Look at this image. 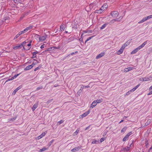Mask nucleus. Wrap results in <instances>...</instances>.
Segmentation results:
<instances>
[{"instance_id":"obj_18","label":"nucleus","mask_w":152,"mask_h":152,"mask_svg":"<svg viewBox=\"0 0 152 152\" xmlns=\"http://www.w3.org/2000/svg\"><path fill=\"white\" fill-rule=\"evenodd\" d=\"M33 27L32 26H29L24 29L25 31L26 32L28 30L31 29Z\"/></svg>"},{"instance_id":"obj_38","label":"nucleus","mask_w":152,"mask_h":152,"mask_svg":"<svg viewBox=\"0 0 152 152\" xmlns=\"http://www.w3.org/2000/svg\"><path fill=\"white\" fill-rule=\"evenodd\" d=\"M45 134V132H43L40 135V137L42 138L43 137H44Z\"/></svg>"},{"instance_id":"obj_15","label":"nucleus","mask_w":152,"mask_h":152,"mask_svg":"<svg viewBox=\"0 0 152 152\" xmlns=\"http://www.w3.org/2000/svg\"><path fill=\"white\" fill-rule=\"evenodd\" d=\"M139 50L137 48H136L133 50L131 53V54H134L136 53Z\"/></svg>"},{"instance_id":"obj_14","label":"nucleus","mask_w":152,"mask_h":152,"mask_svg":"<svg viewBox=\"0 0 152 152\" xmlns=\"http://www.w3.org/2000/svg\"><path fill=\"white\" fill-rule=\"evenodd\" d=\"M20 88L21 87H18L17 88H16L15 89L12 93V94H15L17 91H18L19 90Z\"/></svg>"},{"instance_id":"obj_37","label":"nucleus","mask_w":152,"mask_h":152,"mask_svg":"<svg viewBox=\"0 0 152 152\" xmlns=\"http://www.w3.org/2000/svg\"><path fill=\"white\" fill-rule=\"evenodd\" d=\"M78 53V52L77 51H75L74 52H73V53H71L69 54V55H68V56H70V55H73V54H75V53Z\"/></svg>"},{"instance_id":"obj_22","label":"nucleus","mask_w":152,"mask_h":152,"mask_svg":"<svg viewBox=\"0 0 152 152\" xmlns=\"http://www.w3.org/2000/svg\"><path fill=\"white\" fill-rule=\"evenodd\" d=\"M38 53V52L37 51L36 52H34L33 53H32V54L33 55L32 58H36V54Z\"/></svg>"},{"instance_id":"obj_9","label":"nucleus","mask_w":152,"mask_h":152,"mask_svg":"<svg viewBox=\"0 0 152 152\" xmlns=\"http://www.w3.org/2000/svg\"><path fill=\"white\" fill-rule=\"evenodd\" d=\"M103 11H102V9H99L96 10L94 12L98 14H101L102 13Z\"/></svg>"},{"instance_id":"obj_17","label":"nucleus","mask_w":152,"mask_h":152,"mask_svg":"<svg viewBox=\"0 0 152 152\" xmlns=\"http://www.w3.org/2000/svg\"><path fill=\"white\" fill-rule=\"evenodd\" d=\"M108 23H105L102 26L100 27V29H104L105 27L108 25Z\"/></svg>"},{"instance_id":"obj_42","label":"nucleus","mask_w":152,"mask_h":152,"mask_svg":"<svg viewBox=\"0 0 152 152\" xmlns=\"http://www.w3.org/2000/svg\"><path fill=\"white\" fill-rule=\"evenodd\" d=\"M94 36H92L91 37H88L87 39L88 40V41H89V40H90V39H91L93 37H94Z\"/></svg>"},{"instance_id":"obj_54","label":"nucleus","mask_w":152,"mask_h":152,"mask_svg":"<svg viewBox=\"0 0 152 152\" xmlns=\"http://www.w3.org/2000/svg\"><path fill=\"white\" fill-rule=\"evenodd\" d=\"M151 94H152V91H150L148 94L147 95H149Z\"/></svg>"},{"instance_id":"obj_29","label":"nucleus","mask_w":152,"mask_h":152,"mask_svg":"<svg viewBox=\"0 0 152 152\" xmlns=\"http://www.w3.org/2000/svg\"><path fill=\"white\" fill-rule=\"evenodd\" d=\"M127 129V127H124L121 130V132L123 133L125 132Z\"/></svg>"},{"instance_id":"obj_48","label":"nucleus","mask_w":152,"mask_h":152,"mask_svg":"<svg viewBox=\"0 0 152 152\" xmlns=\"http://www.w3.org/2000/svg\"><path fill=\"white\" fill-rule=\"evenodd\" d=\"M125 48V47H123V45L122 47L120 49L123 51Z\"/></svg>"},{"instance_id":"obj_52","label":"nucleus","mask_w":152,"mask_h":152,"mask_svg":"<svg viewBox=\"0 0 152 152\" xmlns=\"http://www.w3.org/2000/svg\"><path fill=\"white\" fill-rule=\"evenodd\" d=\"M107 133V132H104V133L103 134V136H105L106 135Z\"/></svg>"},{"instance_id":"obj_51","label":"nucleus","mask_w":152,"mask_h":152,"mask_svg":"<svg viewBox=\"0 0 152 152\" xmlns=\"http://www.w3.org/2000/svg\"><path fill=\"white\" fill-rule=\"evenodd\" d=\"M147 17L148 20V19H149L151 18V15H150L149 16H148Z\"/></svg>"},{"instance_id":"obj_26","label":"nucleus","mask_w":152,"mask_h":152,"mask_svg":"<svg viewBox=\"0 0 152 152\" xmlns=\"http://www.w3.org/2000/svg\"><path fill=\"white\" fill-rule=\"evenodd\" d=\"M129 137L128 135H126L125 137L123 138V142H124L126 140H127L128 138Z\"/></svg>"},{"instance_id":"obj_44","label":"nucleus","mask_w":152,"mask_h":152,"mask_svg":"<svg viewBox=\"0 0 152 152\" xmlns=\"http://www.w3.org/2000/svg\"><path fill=\"white\" fill-rule=\"evenodd\" d=\"M14 1L15 3L20 2V0H14Z\"/></svg>"},{"instance_id":"obj_57","label":"nucleus","mask_w":152,"mask_h":152,"mask_svg":"<svg viewBox=\"0 0 152 152\" xmlns=\"http://www.w3.org/2000/svg\"><path fill=\"white\" fill-rule=\"evenodd\" d=\"M139 50H140V49L142 48V46L141 45L140 46L138 47V48H137Z\"/></svg>"},{"instance_id":"obj_46","label":"nucleus","mask_w":152,"mask_h":152,"mask_svg":"<svg viewBox=\"0 0 152 152\" xmlns=\"http://www.w3.org/2000/svg\"><path fill=\"white\" fill-rule=\"evenodd\" d=\"M128 44V43L126 42L125 44H124L123 45V47H125V48L126 46H127Z\"/></svg>"},{"instance_id":"obj_32","label":"nucleus","mask_w":152,"mask_h":152,"mask_svg":"<svg viewBox=\"0 0 152 152\" xmlns=\"http://www.w3.org/2000/svg\"><path fill=\"white\" fill-rule=\"evenodd\" d=\"M80 148L79 147H77L74 148L75 151H78L80 149Z\"/></svg>"},{"instance_id":"obj_55","label":"nucleus","mask_w":152,"mask_h":152,"mask_svg":"<svg viewBox=\"0 0 152 152\" xmlns=\"http://www.w3.org/2000/svg\"><path fill=\"white\" fill-rule=\"evenodd\" d=\"M16 119V118L15 117V118H12L11 119V120L12 121H14Z\"/></svg>"},{"instance_id":"obj_63","label":"nucleus","mask_w":152,"mask_h":152,"mask_svg":"<svg viewBox=\"0 0 152 152\" xmlns=\"http://www.w3.org/2000/svg\"><path fill=\"white\" fill-rule=\"evenodd\" d=\"M14 77L13 76L11 78H10V80H13L14 79Z\"/></svg>"},{"instance_id":"obj_56","label":"nucleus","mask_w":152,"mask_h":152,"mask_svg":"<svg viewBox=\"0 0 152 152\" xmlns=\"http://www.w3.org/2000/svg\"><path fill=\"white\" fill-rule=\"evenodd\" d=\"M52 48V47H50V48H48L47 49V51H50V50H51V49Z\"/></svg>"},{"instance_id":"obj_23","label":"nucleus","mask_w":152,"mask_h":152,"mask_svg":"<svg viewBox=\"0 0 152 152\" xmlns=\"http://www.w3.org/2000/svg\"><path fill=\"white\" fill-rule=\"evenodd\" d=\"M106 6V5H104V6H102L100 9H102V11H103L106 9L107 7Z\"/></svg>"},{"instance_id":"obj_62","label":"nucleus","mask_w":152,"mask_h":152,"mask_svg":"<svg viewBox=\"0 0 152 152\" xmlns=\"http://www.w3.org/2000/svg\"><path fill=\"white\" fill-rule=\"evenodd\" d=\"M79 40L80 41H81V42H83V39L82 38H80V39H79Z\"/></svg>"},{"instance_id":"obj_20","label":"nucleus","mask_w":152,"mask_h":152,"mask_svg":"<svg viewBox=\"0 0 152 152\" xmlns=\"http://www.w3.org/2000/svg\"><path fill=\"white\" fill-rule=\"evenodd\" d=\"M132 144V142L130 144V145H129V147H126V148H124V149L126 151H128L129 150V149L130 148V147L131 145Z\"/></svg>"},{"instance_id":"obj_60","label":"nucleus","mask_w":152,"mask_h":152,"mask_svg":"<svg viewBox=\"0 0 152 152\" xmlns=\"http://www.w3.org/2000/svg\"><path fill=\"white\" fill-rule=\"evenodd\" d=\"M52 99H51V100H49V101H47V103H49L50 102H52Z\"/></svg>"},{"instance_id":"obj_16","label":"nucleus","mask_w":152,"mask_h":152,"mask_svg":"<svg viewBox=\"0 0 152 152\" xmlns=\"http://www.w3.org/2000/svg\"><path fill=\"white\" fill-rule=\"evenodd\" d=\"M92 144H98L99 143V140H94L91 142Z\"/></svg>"},{"instance_id":"obj_40","label":"nucleus","mask_w":152,"mask_h":152,"mask_svg":"<svg viewBox=\"0 0 152 152\" xmlns=\"http://www.w3.org/2000/svg\"><path fill=\"white\" fill-rule=\"evenodd\" d=\"M115 22V20H114V19H113V20H111L110 21V23L111 24H112V23H114Z\"/></svg>"},{"instance_id":"obj_28","label":"nucleus","mask_w":152,"mask_h":152,"mask_svg":"<svg viewBox=\"0 0 152 152\" xmlns=\"http://www.w3.org/2000/svg\"><path fill=\"white\" fill-rule=\"evenodd\" d=\"M123 51L120 49L117 52V54L118 55H120L123 52Z\"/></svg>"},{"instance_id":"obj_27","label":"nucleus","mask_w":152,"mask_h":152,"mask_svg":"<svg viewBox=\"0 0 152 152\" xmlns=\"http://www.w3.org/2000/svg\"><path fill=\"white\" fill-rule=\"evenodd\" d=\"M140 86V84L137 85L132 89V91H134Z\"/></svg>"},{"instance_id":"obj_8","label":"nucleus","mask_w":152,"mask_h":152,"mask_svg":"<svg viewBox=\"0 0 152 152\" xmlns=\"http://www.w3.org/2000/svg\"><path fill=\"white\" fill-rule=\"evenodd\" d=\"M97 104L96 102V101L95 100L91 104V107L92 108H94L95 106Z\"/></svg>"},{"instance_id":"obj_31","label":"nucleus","mask_w":152,"mask_h":152,"mask_svg":"<svg viewBox=\"0 0 152 152\" xmlns=\"http://www.w3.org/2000/svg\"><path fill=\"white\" fill-rule=\"evenodd\" d=\"M105 140V138L102 137V138H101L100 139V141H99V143H101L103 141Z\"/></svg>"},{"instance_id":"obj_61","label":"nucleus","mask_w":152,"mask_h":152,"mask_svg":"<svg viewBox=\"0 0 152 152\" xmlns=\"http://www.w3.org/2000/svg\"><path fill=\"white\" fill-rule=\"evenodd\" d=\"M89 127H90V126H88V127H86V129H85V130H87V129H89Z\"/></svg>"},{"instance_id":"obj_4","label":"nucleus","mask_w":152,"mask_h":152,"mask_svg":"<svg viewBox=\"0 0 152 152\" xmlns=\"http://www.w3.org/2000/svg\"><path fill=\"white\" fill-rule=\"evenodd\" d=\"M140 80L143 81H146L150 80V77H141L140 79Z\"/></svg>"},{"instance_id":"obj_34","label":"nucleus","mask_w":152,"mask_h":152,"mask_svg":"<svg viewBox=\"0 0 152 152\" xmlns=\"http://www.w3.org/2000/svg\"><path fill=\"white\" fill-rule=\"evenodd\" d=\"M41 66H38L37 67H36V68H35L34 69V71H36L37 70L41 68Z\"/></svg>"},{"instance_id":"obj_41","label":"nucleus","mask_w":152,"mask_h":152,"mask_svg":"<svg viewBox=\"0 0 152 152\" xmlns=\"http://www.w3.org/2000/svg\"><path fill=\"white\" fill-rule=\"evenodd\" d=\"M79 132V130L78 129H77L76 130V131L74 133H75V134L76 135Z\"/></svg>"},{"instance_id":"obj_10","label":"nucleus","mask_w":152,"mask_h":152,"mask_svg":"<svg viewBox=\"0 0 152 152\" xmlns=\"http://www.w3.org/2000/svg\"><path fill=\"white\" fill-rule=\"evenodd\" d=\"M123 17L122 16H120L118 18H117L114 19V20L115 21H118V22H119L121 21L123 19Z\"/></svg>"},{"instance_id":"obj_58","label":"nucleus","mask_w":152,"mask_h":152,"mask_svg":"<svg viewBox=\"0 0 152 152\" xmlns=\"http://www.w3.org/2000/svg\"><path fill=\"white\" fill-rule=\"evenodd\" d=\"M44 45H44V44L41 45V46L40 47L42 49V48H44Z\"/></svg>"},{"instance_id":"obj_19","label":"nucleus","mask_w":152,"mask_h":152,"mask_svg":"<svg viewBox=\"0 0 152 152\" xmlns=\"http://www.w3.org/2000/svg\"><path fill=\"white\" fill-rule=\"evenodd\" d=\"M82 90L80 88V89L79 90L77 93V94L78 96H80L81 94V93L82 92Z\"/></svg>"},{"instance_id":"obj_7","label":"nucleus","mask_w":152,"mask_h":152,"mask_svg":"<svg viewBox=\"0 0 152 152\" xmlns=\"http://www.w3.org/2000/svg\"><path fill=\"white\" fill-rule=\"evenodd\" d=\"M104 55V52H102L100 54L98 55L96 57V59H99L101 57L103 56Z\"/></svg>"},{"instance_id":"obj_45","label":"nucleus","mask_w":152,"mask_h":152,"mask_svg":"<svg viewBox=\"0 0 152 152\" xmlns=\"http://www.w3.org/2000/svg\"><path fill=\"white\" fill-rule=\"evenodd\" d=\"M19 75V74H17V75H15L14 76V78H16Z\"/></svg>"},{"instance_id":"obj_49","label":"nucleus","mask_w":152,"mask_h":152,"mask_svg":"<svg viewBox=\"0 0 152 152\" xmlns=\"http://www.w3.org/2000/svg\"><path fill=\"white\" fill-rule=\"evenodd\" d=\"M21 34H23L26 32L25 31V30L24 29V30L22 31H20Z\"/></svg>"},{"instance_id":"obj_13","label":"nucleus","mask_w":152,"mask_h":152,"mask_svg":"<svg viewBox=\"0 0 152 152\" xmlns=\"http://www.w3.org/2000/svg\"><path fill=\"white\" fill-rule=\"evenodd\" d=\"M64 24H62L60 26V30L61 31H64L65 28L64 27Z\"/></svg>"},{"instance_id":"obj_35","label":"nucleus","mask_w":152,"mask_h":152,"mask_svg":"<svg viewBox=\"0 0 152 152\" xmlns=\"http://www.w3.org/2000/svg\"><path fill=\"white\" fill-rule=\"evenodd\" d=\"M64 122V121L63 120H61L60 121L58 122V124L59 125L61 124L62 123Z\"/></svg>"},{"instance_id":"obj_47","label":"nucleus","mask_w":152,"mask_h":152,"mask_svg":"<svg viewBox=\"0 0 152 152\" xmlns=\"http://www.w3.org/2000/svg\"><path fill=\"white\" fill-rule=\"evenodd\" d=\"M130 91H128L126 94V96H128V95H129L130 94Z\"/></svg>"},{"instance_id":"obj_5","label":"nucleus","mask_w":152,"mask_h":152,"mask_svg":"<svg viewBox=\"0 0 152 152\" xmlns=\"http://www.w3.org/2000/svg\"><path fill=\"white\" fill-rule=\"evenodd\" d=\"M72 41V37H71L69 38H66L65 40L64 43L65 44H67L68 43Z\"/></svg>"},{"instance_id":"obj_36","label":"nucleus","mask_w":152,"mask_h":152,"mask_svg":"<svg viewBox=\"0 0 152 152\" xmlns=\"http://www.w3.org/2000/svg\"><path fill=\"white\" fill-rule=\"evenodd\" d=\"M145 20L143 18L142 20H140V21H139L138 23H142L143 22H145Z\"/></svg>"},{"instance_id":"obj_53","label":"nucleus","mask_w":152,"mask_h":152,"mask_svg":"<svg viewBox=\"0 0 152 152\" xmlns=\"http://www.w3.org/2000/svg\"><path fill=\"white\" fill-rule=\"evenodd\" d=\"M32 42V41H31L30 42V43L27 45V46L28 47L30 46L31 45V43Z\"/></svg>"},{"instance_id":"obj_50","label":"nucleus","mask_w":152,"mask_h":152,"mask_svg":"<svg viewBox=\"0 0 152 152\" xmlns=\"http://www.w3.org/2000/svg\"><path fill=\"white\" fill-rule=\"evenodd\" d=\"M21 34H23L26 32L25 31V30L24 29V30L22 31H20Z\"/></svg>"},{"instance_id":"obj_3","label":"nucleus","mask_w":152,"mask_h":152,"mask_svg":"<svg viewBox=\"0 0 152 152\" xmlns=\"http://www.w3.org/2000/svg\"><path fill=\"white\" fill-rule=\"evenodd\" d=\"M35 65V64L34 63L30 65H29L28 66H26L25 68L24 69L25 70H27L30 69L32 68Z\"/></svg>"},{"instance_id":"obj_2","label":"nucleus","mask_w":152,"mask_h":152,"mask_svg":"<svg viewBox=\"0 0 152 152\" xmlns=\"http://www.w3.org/2000/svg\"><path fill=\"white\" fill-rule=\"evenodd\" d=\"M26 42L25 41L23 42L22 43H21L19 45H17L16 46L14 47L13 48L14 49L16 50L18 49H20L22 47H23V45L24 44H25L26 43Z\"/></svg>"},{"instance_id":"obj_21","label":"nucleus","mask_w":152,"mask_h":152,"mask_svg":"<svg viewBox=\"0 0 152 152\" xmlns=\"http://www.w3.org/2000/svg\"><path fill=\"white\" fill-rule=\"evenodd\" d=\"M37 107V105L36 104H35L33 106V107L32 108V109L33 111H34Z\"/></svg>"},{"instance_id":"obj_64","label":"nucleus","mask_w":152,"mask_h":152,"mask_svg":"<svg viewBox=\"0 0 152 152\" xmlns=\"http://www.w3.org/2000/svg\"><path fill=\"white\" fill-rule=\"evenodd\" d=\"M152 89V86H151L149 88V90H151Z\"/></svg>"},{"instance_id":"obj_30","label":"nucleus","mask_w":152,"mask_h":152,"mask_svg":"<svg viewBox=\"0 0 152 152\" xmlns=\"http://www.w3.org/2000/svg\"><path fill=\"white\" fill-rule=\"evenodd\" d=\"M96 101V102L97 103H101L102 101V99H97V100H95Z\"/></svg>"},{"instance_id":"obj_6","label":"nucleus","mask_w":152,"mask_h":152,"mask_svg":"<svg viewBox=\"0 0 152 152\" xmlns=\"http://www.w3.org/2000/svg\"><path fill=\"white\" fill-rule=\"evenodd\" d=\"M90 110H88V111L84 113L81 116L82 118L85 117L87 115H88L90 113Z\"/></svg>"},{"instance_id":"obj_59","label":"nucleus","mask_w":152,"mask_h":152,"mask_svg":"<svg viewBox=\"0 0 152 152\" xmlns=\"http://www.w3.org/2000/svg\"><path fill=\"white\" fill-rule=\"evenodd\" d=\"M147 41H146L143 42L142 44H143V45H146V44H147Z\"/></svg>"},{"instance_id":"obj_25","label":"nucleus","mask_w":152,"mask_h":152,"mask_svg":"<svg viewBox=\"0 0 152 152\" xmlns=\"http://www.w3.org/2000/svg\"><path fill=\"white\" fill-rule=\"evenodd\" d=\"M90 88V86H82L81 87V88L83 90L84 88Z\"/></svg>"},{"instance_id":"obj_43","label":"nucleus","mask_w":152,"mask_h":152,"mask_svg":"<svg viewBox=\"0 0 152 152\" xmlns=\"http://www.w3.org/2000/svg\"><path fill=\"white\" fill-rule=\"evenodd\" d=\"M19 36V35L18 34L14 38V39H15L18 38Z\"/></svg>"},{"instance_id":"obj_11","label":"nucleus","mask_w":152,"mask_h":152,"mask_svg":"<svg viewBox=\"0 0 152 152\" xmlns=\"http://www.w3.org/2000/svg\"><path fill=\"white\" fill-rule=\"evenodd\" d=\"M46 36H42L39 37V41H44L46 39Z\"/></svg>"},{"instance_id":"obj_1","label":"nucleus","mask_w":152,"mask_h":152,"mask_svg":"<svg viewBox=\"0 0 152 152\" xmlns=\"http://www.w3.org/2000/svg\"><path fill=\"white\" fill-rule=\"evenodd\" d=\"M110 15L114 18H116L118 16L119 14L117 11H113L111 12Z\"/></svg>"},{"instance_id":"obj_39","label":"nucleus","mask_w":152,"mask_h":152,"mask_svg":"<svg viewBox=\"0 0 152 152\" xmlns=\"http://www.w3.org/2000/svg\"><path fill=\"white\" fill-rule=\"evenodd\" d=\"M133 134V133L132 132H130L129 133H128L126 135H128V137H129V136Z\"/></svg>"},{"instance_id":"obj_24","label":"nucleus","mask_w":152,"mask_h":152,"mask_svg":"<svg viewBox=\"0 0 152 152\" xmlns=\"http://www.w3.org/2000/svg\"><path fill=\"white\" fill-rule=\"evenodd\" d=\"M47 149V148L45 147H43V148L40 149L39 150V152H41L44 151Z\"/></svg>"},{"instance_id":"obj_33","label":"nucleus","mask_w":152,"mask_h":152,"mask_svg":"<svg viewBox=\"0 0 152 152\" xmlns=\"http://www.w3.org/2000/svg\"><path fill=\"white\" fill-rule=\"evenodd\" d=\"M43 88V86H40L38 87L37 88V90L38 91L40 89H42Z\"/></svg>"},{"instance_id":"obj_12","label":"nucleus","mask_w":152,"mask_h":152,"mask_svg":"<svg viewBox=\"0 0 152 152\" xmlns=\"http://www.w3.org/2000/svg\"><path fill=\"white\" fill-rule=\"evenodd\" d=\"M133 69L132 67H129L127 68H126L124 69V72H129Z\"/></svg>"}]
</instances>
